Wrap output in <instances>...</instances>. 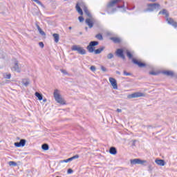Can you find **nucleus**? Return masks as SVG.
<instances>
[{"instance_id": "f257e3e1", "label": "nucleus", "mask_w": 177, "mask_h": 177, "mask_svg": "<svg viewBox=\"0 0 177 177\" xmlns=\"http://www.w3.org/2000/svg\"><path fill=\"white\" fill-rule=\"evenodd\" d=\"M116 6L118 9H124L125 10V3L122 0H112L107 5L108 13H114L117 8H113L110 12V8Z\"/></svg>"}, {"instance_id": "f03ea898", "label": "nucleus", "mask_w": 177, "mask_h": 177, "mask_svg": "<svg viewBox=\"0 0 177 177\" xmlns=\"http://www.w3.org/2000/svg\"><path fill=\"white\" fill-rule=\"evenodd\" d=\"M126 55L127 57H129V59H132V62L133 63V64H136L137 66H138V67H140V68H143L144 67H145V68H149V67H150V66L146 64V63L142 62L133 58V55H132L131 51H129V50H126Z\"/></svg>"}, {"instance_id": "7ed1b4c3", "label": "nucleus", "mask_w": 177, "mask_h": 177, "mask_svg": "<svg viewBox=\"0 0 177 177\" xmlns=\"http://www.w3.org/2000/svg\"><path fill=\"white\" fill-rule=\"evenodd\" d=\"M147 8L144 10V12L146 13L147 12H154V10H158L161 8V5L158 3H148L147 4Z\"/></svg>"}, {"instance_id": "20e7f679", "label": "nucleus", "mask_w": 177, "mask_h": 177, "mask_svg": "<svg viewBox=\"0 0 177 177\" xmlns=\"http://www.w3.org/2000/svg\"><path fill=\"white\" fill-rule=\"evenodd\" d=\"M54 98L55 99V101L57 103H59V104H62V106L66 104V100L62 97V95L59 93V90L55 89L54 91Z\"/></svg>"}, {"instance_id": "39448f33", "label": "nucleus", "mask_w": 177, "mask_h": 177, "mask_svg": "<svg viewBox=\"0 0 177 177\" xmlns=\"http://www.w3.org/2000/svg\"><path fill=\"white\" fill-rule=\"evenodd\" d=\"M82 8L84 10L85 8H88V7H86V4H85V3L83 1L77 2L76 3L75 9L77 12L79 13V15L82 16V15H84V11H82V8Z\"/></svg>"}, {"instance_id": "423d86ee", "label": "nucleus", "mask_w": 177, "mask_h": 177, "mask_svg": "<svg viewBox=\"0 0 177 177\" xmlns=\"http://www.w3.org/2000/svg\"><path fill=\"white\" fill-rule=\"evenodd\" d=\"M99 45V41H91L88 44V45L86 46V49L89 53H93V51L95 50V46H97Z\"/></svg>"}, {"instance_id": "0eeeda50", "label": "nucleus", "mask_w": 177, "mask_h": 177, "mask_svg": "<svg viewBox=\"0 0 177 177\" xmlns=\"http://www.w3.org/2000/svg\"><path fill=\"white\" fill-rule=\"evenodd\" d=\"M71 50L77 52L79 55H86V50L84 49V47H81L77 45H73L71 48Z\"/></svg>"}, {"instance_id": "6e6552de", "label": "nucleus", "mask_w": 177, "mask_h": 177, "mask_svg": "<svg viewBox=\"0 0 177 177\" xmlns=\"http://www.w3.org/2000/svg\"><path fill=\"white\" fill-rule=\"evenodd\" d=\"M130 162L131 165H136V164H138L140 165H146L145 164L147 162V160H141L140 158H135L130 160Z\"/></svg>"}, {"instance_id": "1a4fd4ad", "label": "nucleus", "mask_w": 177, "mask_h": 177, "mask_svg": "<svg viewBox=\"0 0 177 177\" xmlns=\"http://www.w3.org/2000/svg\"><path fill=\"white\" fill-rule=\"evenodd\" d=\"M115 55L118 57H120L122 60H125V55H124V50L122 48H118L115 51Z\"/></svg>"}, {"instance_id": "9d476101", "label": "nucleus", "mask_w": 177, "mask_h": 177, "mask_svg": "<svg viewBox=\"0 0 177 177\" xmlns=\"http://www.w3.org/2000/svg\"><path fill=\"white\" fill-rule=\"evenodd\" d=\"M26 142L27 140H26V139H21L19 142H15L14 146H15V147H24Z\"/></svg>"}, {"instance_id": "9b49d317", "label": "nucleus", "mask_w": 177, "mask_h": 177, "mask_svg": "<svg viewBox=\"0 0 177 177\" xmlns=\"http://www.w3.org/2000/svg\"><path fill=\"white\" fill-rule=\"evenodd\" d=\"M145 96V93L140 92H136L129 95V97L133 99L136 97H143Z\"/></svg>"}, {"instance_id": "f8f14e48", "label": "nucleus", "mask_w": 177, "mask_h": 177, "mask_svg": "<svg viewBox=\"0 0 177 177\" xmlns=\"http://www.w3.org/2000/svg\"><path fill=\"white\" fill-rule=\"evenodd\" d=\"M109 82L113 89H118V85L117 84V80L115 79L113 77H109Z\"/></svg>"}, {"instance_id": "ddd939ff", "label": "nucleus", "mask_w": 177, "mask_h": 177, "mask_svg": "<svg viewBox=\"0 0 177 177\" xmlns=\"http://www.w3.org/2000/svg\"><path fill=\"white\" fill-rule=\"evenodd\" d=\"M166 21H167L168 24L174 27V28H177V22L174 20L172 18H167Z\"/></svg>"}, {"instance_id": "4468645a", "label": "nucleus", "mask_w": 177, "mask_h": 177, "mask_svg": "<svg viewBox=\"0 0 177 177\" xmlns=\"http://www.w3.org/2000/svg\"><path fill=\"white\" fill-rule=\"evenodd\" d=\"M12 71H16L17 73H20V67H19V61H15L14 66L11 68Z\"/></svg>"}, {"instance_id": "2eb2a0df", "label": "nucleus", "mask_w": 177, "mask_h": 177, "mask_svg": "<svg viewBox=\"0 0 177 177\" xmlns=\"http://www.w3.org/2000/svg\"><path fill=\"white\" fill-rule=\"evenodd\" d=\"M162 74L167 75V77H175V73L172 71H162Z\"/></svg>"}, {"instance_id": "dca6fc26", "label": "nucleus", "mask_w": 177, "mask_h": 177, "mask_svg": "<svg viewBox=\"0 0 177 177\" xmlns=\"http://www.w3.org/2000/svg\"><path fill=\"white\" fill-rule=\"evenodd\" d=\"M111 41L113 42V44H120L122 42L121 38L117 37H111L109 38Z\"/></svg>"}, {"instance_id": "f3484780", "label": "nucleus", "mask_w": 177, "mask_h": 177, "mask_svg": "<svg viewBox=\"0 0 177 177\" xmlns=\"http://www.w3.org/2000/svg\"><path fill=\"white\" fill-rule=\"evenodd\" d=\"M156 164H157L158 165H160V167H164V165H165V160H162V159H156L155 160Z\"/></svg>"}, {"instance_id": "a211bd4d", "label": "nucleus", "mask_w": 177, "mask_h": 177, "mask_svg": "<svg viewBox=\"0 0 177 177\" xmlns=\"http://www.w3.org/2000/svg\"><path fill=\"white\" fill-rule=\"evenodd\" d=\"M86 24L88 26V28H92L93 27V21H92V19L87 18L86 19Z\"/></svg>"}, {"instance_id": "6ab92c4d", "label": "nucleus", "mask_w": 177, "mask_h": 177, "mask_svg": "<svg viewBox=\"0 0 177 177\" xmlns=\"http://www.w3.org/2000/svg\"><path fill=\"white\" fill-rule=\"evenodd\" d=\"M103 50H104V46H102L96 50H95V48H94L93 52H94L95 55H100V53H102V52H103Z\"/></svg>"}, {"instance_id": "aec40b11", "label": "nucleus", "mask_w": 177, "mask_h": 177, "mask_svg": "<svg viewBox=\"0 0 177 177\" xmlns=\"http://www.w3.org/2000/svg\"><path fill=\"white\" fill-rule=\"evenodd\" d=\"M158 15H165L167 17V19H168V17H169V13L168 12V11H167L166 9H163L162 11H160L158 12Z\"/></svg>"}, {"instance_id": "412c9836", "label": "nucleus", "mask_w": 177, "mask_h": 177, "mask_svg": "<svg viewBox=\"0 0 177 177\" xmlns=\"http://www.w3.org/2000/svg\"><path fill=\"white\" fill-rule=\"evenodd\" d=\"M109 153H110V154H112L113 156H115V154H117V148H115L114 147H111L109 149Z\"/></svg>"}, {"instance_id": "4be33fe9", "label": "nucleus", "mask_w": 177, "mask_h": 177, "mask_svg": "<svg viewBox=\"0 0 177 177\" xmlns=\"http://www.w3.org/2000/svg\"><path fill=\"white\" fill-rule=\"evenodd\" d=\"M53 37L54 38V41L56 44H57V42H59V39H60V36L59 35V34L57 33H54L53 35Z\"/></svg>"}, {"instance_id": "5701e85b", "label": "nucleus", "mask_w": 177, "mask_h": 177, "mask_svg": "<svg viewBox=\"0 0 177 177\" xmlns=\"http://www.w3.org/2000/svg\"><path fill=\"white\" fill-rule=\"evenodd\" d=\"M35 96L38 98V100L41 101L44 99V95L42 94L39 93L38 91H36L35 93Z\"/></svg>"}, {"instance_id": "b1692460", "label": "nucleus", "mask_w": 177, "mask_h": 177, "mask_svg": "<svg viewBox=\"0 0 177 177\" xmlns=\"http://www.w3.org/2000/svg\"><path fill=\"white\" fill-rule=\"evenodd\" d=\"M3 78H5L6 80H10V78H12V74L8 73H4L3 74Z\"/></svg>"}, {"instance_id": "393cba45", "label": "nucleus", "mask_w": 177, "mask_h": 177, "mask_svg": "<svg viewBox=\"0 0 177 177\" xmlns=\"http://www.w3.org/2000/svg\"><path fill=\"white\" fill-rule=\"evenodd\" d=\"M42 150H44V151H46L47 150H49V145L45 143L41 145Z\"/></svg>"}, {"instance_id": "a878e982", "label": "nucleus", "mask_w": 177, "mask_h": 177, "mask_svg": "<svg viewBox=\"0 0 177 177\" xmlns=\"http://www.w3.org/2000/svg\"><path fill=\"white\" fill-rule=\"evenodd\" d=\"M84 10L85 15H86V16H88V17H92V15L88 10V8H85L84 10Z\"/></svg>"}, {"instance_id": "bb28decb", "label": "nucleus", "mask_w": 177, "mask_h": 177, "mask_svg": "<svg viewBox=\"0 0 177 177\" xmlns=\"http://www.w3.org/2000/svg\"><path fill=\"white\" fill-rule=\"evenodd\" d=\"M95 38H97V39H99V41H103V35L100 33L96 35Z\"/></svg>"}, {"instance_id": "cd10ccee", "label": "nucleus", "mask_w": 177, "mask_h": 177, "mask_svg": "<svg viewBox=\"0 0 177 177\" xmlns=\"http://www.w3.org/2000/svg\"><path fill=\"white\" fill-rule=\"evenodd\" d=\"M8 165H10V167H17V163L15 161L8 162Z\"/></svg>"}, {"instance_id": "c85d7f7f", "label": "nucleus", "mask_w": 177, "mask_h": 177, "mask_svg": "<svg viewBox=\"0 0 177 177\" xmlns=\"http://www.w3.org/2000/svg\"><path fill=\"white\" fill-rule=\"evenodd\" d=\"M32 1H34V2H36L37 5H39L40 6H41V8H45V6L39 0H32Z\"/></svg>"}, {"instance_id": "c756f323", "label": "nucleus", "mask_w": 177, "mask_h": 177, "mask_svg": "<svg viewBox=\"0 0 177 177\" xmlns=\"http://www.w3.org/2000/svg\"><path fill=\"white\" fill-rule=\"evenodd\" d=\"M77 158H80V155L76 154V155L71 157V160L73 161V160H77Z\"/></svg>"}, {"instance_id": "7c9ffc66", "label": "nucleus", "mask_w": 177, "mask_h": 177, "mask_svg": "<svg viewBox=\"0 0 177 177\" xmlns=\"http://www.w3.org/2000/svg\"><path fill=\"white\" fill-rule=\"evenodd\" d=\"M38 31H39V34H40L41 35H42V36L46 35V34L45 33V32H44V30H42L41 28L39 29Z\"/></svg>"}, {"instance_id": "2f4dec72", "label": "nucleus", "mask_w": 177, "mask_h": 177, "mask_svg": "<svg viewBox=\"0 0 177 177\" xmlns=\"http://www.w3.org/2000/svg\"><path fill=\"white\" fill-rule=\"evenodd\" d=\"M113 57H114V54L111 53L107 55V59H113Z\"/></svg>"}, {"instance_id": "473e14b6", "label": "nucleus", "mask_w": 177, "mask_h": 177, "mask_svg": "<svg viewBox=\"0 0 177 177\" xmlns=\"http://www.w3.org/2000/svg\"><path fill=\"white\" fill-rule=\"evenodd\" d=\"M23 84L24 86H28V85H30V82L28 80H26V81L24 80Z\"/></svg>"}, {"instance_id": "72a5a7b5", "label": "nucleus", "mask_w": 177, "mask_h": 177, "mask_svg": "<svg viewBox=\"0 0 177 177\" xmlns=\"http://www.w3.org/2000/svg\"><path fill=\"white\" fill-rule=\"evenodd\" d=\"M123 74H124V75H126L127 77H128L129 75H132V73H131L129 72H127V71H124Z\"/></svg>"}, {"instance_id": "f704fd0d", "label": "nucleus", "mask_w": 177, "mask_h": 177, "mask_svg": "<svg viewBox=\"0 0 177 177\" xmlns=\"http://www.w3.org/2000/svg\"><path fill=\"white\" fill-rule=\"evenodd\" d=\"M71 161V158H69L66 160H61L60 162H70Z\"/></svg>"}, {"instance_id": "c9c22d12", "label": "nucleus", "mask_w": 177, "mask_h": 177, "mask_svg": "<svg viewBox=\"0 0 177 177\" xmlns=\"http://www.w3.org/2000/svg\"><path fill=\"white\" fill-rule=\"evenodd\" d=\"M90 70H91V71H93V73H95V71H96V66H91L90 67Z\"/></svg>"}, {"instance_id": "e433bc0d", "label": "nucleus", "mask_w": 177, "mask_h": 177, "mask_svg": "<svg viewBox=\"0 0 177 177\" xmlns=\"http://www.w3.org/2000/svg\"><path fill=\"white\" fill-rule=\"evenodd\" d=\"M78 20H79V21H80V23H82V21H84V17L80 16V17H78Z\"/></svg>"}, {"instance_id": "4c0bfd02", "label": "nucleus", "mask_w": 177, "mask_h": 177, "mask_svg": "<svg viewBox=\"0 0 177 177\" xmlns=\"http://www.w3.org/2000/svg\"><path fill=\"white\" fill-rule=\"evenodd\" d=\"M101 70L104 73H106V71H107V68H106V67H104V66H101Z\"/></svg>"}, {"instance_id": "58836bf2", "label": "nucleus", "mask_w": 177, "mask_h": 177, "mask_svg": "<svg viewBox=\"0 0 177 177\" xmlns=\"http://www.w3.org/2000/svg\"><path fill=\"white\" fill-rule=\"evenodd\" d=\"M74 172V171L72 169H68L67 174H71Z\"/></svg>"}, {"instance_id": "ea45409f", "label": "nucleus", "mask_w": 177, "mask_h": 177, "mask_svg": "<svg viewBox=\"0 0 177 177\" xmlns=\"http://www.w3.org/2000/svg\"><path fill=\"white\" fill-rule=\"evenodd\" d=\"M39 46H40V48H44L45 46V44H44V42L40 41L39 42Z\"/></svg>"}, {"instance_id": "a19ab883", "label": "nucleus", "mask_w": 177, "mask_h": 177, "mask_svg": "<svg viewBox=\"0 0 177 177\" xmlns=\"http://www.w3.org/2000/svg\"><path fill=\"white\" fill-rule=\"evenodd\" d=\"M149 74H150V75H157V74H158V73H157L155 71H151V72H149Z\"/></svg>"}, {"instance_id": "79ce46f5", "label": "nucleus", "mask_w": 177, "mask_h": 177, "mask_svg": "<svg viewBox=\"0 0 177 177\" xmlns=\"http://www.w3.org/2000/svg\"><path fill=\"white\" fill-rule=\"evenodd\" d=\"M61 72L63 73V74L67 75V71L64 69H61Z\"/></svg>"}, {"instance_id": "37998d69", "label": "nucleus", "mask_w": 177, "mask_h": 177, "mask_svg": "<svg viewBox=\"0 0 177 177\" xmlns=\"http://www.w3.org/2000/svg\"><path fill=\"white\" fill-rule=\"evenodd\" d=\"M127 9H128L129 10H132L133 9H135V7H133V8H129L128 6H127Z\"/></svg>"}, {"instance_id": "c03bdc74", "label": "nucleus", "mask_w": 177, "mask_h": 177, "mask_svg": "<svg viewBox=\"0 0 177 177\" xmlns=\"http://www.w3.org/2000/svg\"><path fill=\"white\" fill-rule=\"evenodd\" d=\"M117 113H122V109H118L116 110Z\"/></svg>"}, {"instance_id": "a18cd8bd", "label": "nucleus", "mask_w": 177, "mask_h": 177, "mask_svg": "<svg viewBox=\"0 0 177 177\" xmlns=\"http://www.w3.org/2000/svg\"><path fill=\"white\" fill-rule=\"evenodd\" d=\"M36 27L38 30L41 29V27H39V25H38L37 24H36Z\"/></svg>"}, {"instance_id": "49530a36", "label": "nucleus", "mask_w": 177, "mask_h": 177, "mask_svg": "<svg viewBox=\"0 0 177 177\" xmlns=\"http://www.w3.org/2000/svg\"><path fill=\"white\" fill-rule=\"evenodd\" d=\"M136 143V140H133V143H132V146H135Z\"/></svg>"}, {"instance_id": "de8ad7c7", "label": "nucleus", "mask_w": 177, "mask_h": 177, "mask_svg": "<svg viewBox=\"0 0 177 177\" xmlns=\"http://www.w3.org/2000/svg\"><path fill=\"white\" fill-rule=\"evenodd\" d=\"M148 2H157V0H148Z\"/></svg>"}, {"instance_id": "09e8293b", "label": "nucleus", "mask_w": 177, "mask_h": 177, "mask_svg": "<svg viewBox=\"0 0 177 177\" xmlns=\"http://www.w3.org/2000/svg\"><path fill=\"white\" fill-rule=\"evenodd\" d=\"M116 74H118V75H121V72L116 71Z\"/></svg>"}, {"instance_id": "8fccbe9b", "label": "nucleus", "mask_w": 177, "mask_h": 177, "mask_svg": "<svg viewBox=\"0 0 177 177\" xmlns=\"http://www.w3.org/2000/svg\"><path fill=\"white\" fill-rule=\"evenodd\" d=\"M68 30H73V27L70 26V27L68 28Z\"/></svg>"}, {"instance_id": "3c124183", "label": "nucleus", "mask_w": 177, "mask_h": 177, "mask_svg": "<svg viewBox=\"0 0 177 177\" xmlns=\"http://www.w3.org/2000/svg\"><path fill=\"white\" fill-rule=\"evenodd\" d=\"M86 31H88V27H85Z\"/></svg>"}, {"instance_id": "603ef678", "label": "nucleus", "mask_w": 177, "mask_h": 177, "mask_svg": "<svg viewBox=\"0 0 177 177\" xmlns=\"http://www.w3.org/2000/svg\"><path fill=\"white\" fill-rule=\"evenodd\" d=\"M43 102L45 103L46 102V99L43 100Z\"/></svg>"}, {"instance_id": "864d4df0", "label": "nucleus", "mask_w": 177, "mask_h": 177, "mask_svg": "<svg viewBox=\"0 0 177 177\" xmlns=\"http://www.w3.org/2000/svg\"><path fill=\"white\" fill-rule=\"evenodd\" d=\"M149 169L151 170V165H149Z\"/></svg>"}, {"instance_id": "5fc2aeb1", "label": "nucleus", "mask_w": 177, "mask_h": 177, "mask_svg": "<svg viewBox=\"0 0 177 177\" xmlns=\"http://www.w3.org/2000/svg\"><path fill=\"white\" fill-rule=\"evenodd\" d=\"M80 35H82V32H80Z\"/></svg>"}, {"instance_id": "6e6d98bb", "label": "nucleus", "mask_w": 177, "mask_h": 177, "mask_svg": "<svg viewBox=\"0 0 177 177\" xmlns=\"http://www.w3.org/2000/svg\"><path fill=\"white\" fill-rule=\"evenodd\" d=\"M35 15H37V14H33L34 16H35Z\"/></svg>"}, {"instance_id": "4d7b16f0", "label": "nucleus", "mask_w": 177, "mask_h": 177, "mask_svg": "<svg viewBox=\"0 0 177 177\" xmlns=\"http://www.w3.org/2000/svg\"><path fill=\"white\" fill-rule=\"evenodd\" d=\"M102 15H104V13H102Z\"/></svg>"}]
</instances>
